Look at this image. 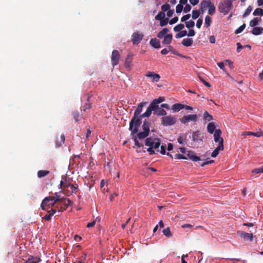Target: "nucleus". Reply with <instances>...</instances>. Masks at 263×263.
<instances>
[{"instance_id": "46", "label": "nucleus", "mask_w": 263, "mask_h": 263, "mask_svg": "<svg viewBox=\"0 0 263 263\" xmlns=\"http://www.w3.org/2000/svg\"><path fill=\"white\" fill-rule=\"evenodd\" d=\"M184 24H179L176 25L174 28V30L175 32H179L180 31H181V30H182L184 28Z\"/></svg>"}, {"instance_id": "54", "label": "nucleus", "mask_w": 263, "mask_h": 263, "mask_svg": "<svg viewBox=\"0 0 263 263\" xmlns=\"http://www.w3.org/2000/svg\"><path fill=\"white\" fill-rule=\"evenodd\" d=\"M252 10V8L251 6H249L246 9L245 13L243 14V17H245L247 16H248V15H249V14L251 13Z\"/></svg>"}, {"instance_id": "58", "label": "nucleus", "mask_w": 263, "mask_h": 263, "mask_svg": "<svg viewBox=\"0 0 263 263\" xmlns=\"http://www.w3.org/2000/svg\"><path fill=\"white\" fill-rule=\"evenodd\" d=\"M72 185V184L68 182V183H66L65 184V185H64V182L63 180H61V182H60V187L62 188V186L64 185V187H71V185Z\"/></svg>"}, {"instance_id": "8", "label": "nucleus", "mask_w": 263, "mask_h": 263, "mask_svg": "<svg viewBox=\"0 0 263 263\" xmlns=\"http://www.w3.org/2000/svg\"><path fill=\"white\" fill-rule=\"evenodd\" d=\"M143 35L139 32H134L132 35V42L134 45H138L142 40Z\"/></svg>"}, {"instance_id": "13", "label": "nucleus", "mask_w": 263, "mask_h": 263, "mask_svg": "<svg viewBox=\"0 0 263 263\" xmlns=\"http://www.w3.org/2000/svg\"><path fill=\"white\" fill-rule=\"evenodd\" d=\"M240 236L245 240H249L250 241L253 240V235L252 233H248L245 232H241L240 234Z\"/></svg>"}, {"instance_id": "22", "label": "nucleus", "mask_w": 263, "mask_h": 263, "mask_svg": "<svg viewBox=\"0 0 263 263\" xmlns=\"http://www.w3.org/2000/svg\"><path fill=\"white\" fill-rule=\"evenodd\" d=\"M184 105L180 103H176L172 107V109L174 112H178L181 109H183Z\"/></svg>"}, {"instance_id": "44", "label": "nucleus", "mask_w": 263, "mask_h": 263, "mask_svg": "<svg viewBox=\"0 0 263 263\" xmlns=\"http://www.w3.org/2000/svg\"><path fill=\"white\" fill-rule=\"evenodd\" d=\"M60 138H61V140L60 141H57L56 142V146L57 147L61 146L62 145V144H63L65 142V136L64 135H62L61 136Z\"/></svg>"}, {"instance_id": "7", "label": "nucleus", "mask_w": 263, "mask_h": 263, "mask_svg": "<svg viewBox=\"0 0 263 263\" xmlns=\"http://www.w3.org/2000/svg\"><path fill=\"white\" fill-rule=\"evenodd\" d=\"M120 58V54L119 51L117 50H114L112 52L111 57V64L113 67L119 64Z\"/></svg>"}, {"instance_id": "24", "label": "nucleus", "mask_w": 263, "mask_h": 263, "mask_svg": "<svg viewBox=\"0 0 263 263\" xmlns=\"http://www.w3.org/2000/svg\"><path fill=\"white\" fill-rule=\"evenodd\" d=\"M263 32V28L260 27H255L252 30V33L254 35H257L260 34Z\"/></svg>"}, {"instance_id": "59", "label": "nucleus", "mask_w": 263, "mask_h": 263, "mask_svg": "<svg viewBox=\"0 0 263 263\" xmlns=\"http://www.w3.org/2000/svg\"><path fill=\"white\" fill-rule=\"evenodd\" d=\"M191 17V14H186L185 15H183L181 18V22H186V21L187 20H189Z\"/></svg>"}, {"instance_id": "1", "label": "nucleus", "mask_w": 263, "mask_h": 263, "mask_svg": "<svg viewBox=\"0 0 263 263\" xmlns=\"http://www.w3.org/2000/svg\"><path fill=\"white\" fill-rule=\"evenodd\" d=\"M233 0H223L220 2L218 5L219 12L226 15L228 14L233 8Z\"/></svg>"}, {"instance_id": "31", "label": "nucleus", "mask_w": 263, "mask_h": 263, "mask_svg": "<svg viewBox=\"0 0 263 263\" xmlns=\"http://www.w3.org/2000/svg\"><path fill=\"white\" fill-rule=\"evenodd\" d=\"M149 134L145 132H142L138 133L136 136L137 138L140 140L143 139L148 136Z\"/></svg>"}, {"instance_id": "32", "label": "nucleus", "mask_w": 263, "mask_h": 263, "mask_svg": "<svg viewBox=\"0 0 263 263\" xmlns=\"http://www.w3.org/2000/svg\"><path fill=\"white\" fill-rule=\"evenodd\" d=\"M168 30L167 28H163L161 31H160L157 34V37L159 39H162L164 37L165 34L168 32Z\"/></svg>"}, {"instance_id": "50", "label": "nucleus", "mask_w": 263, "mask_h": 263, "mask_svg": "<svg viewBox=\"0 0 263 263\" xmlns=\"http://www.w3.org/2000/svg\"><path fill=\"white\" fill-rule=\"evenodd\" d=\"M246 24L244 23L235 31V34L241 33L245 28Z\"/></svg>"}, {"instance_id": "9", "label": "nucleus", "mask_w": 263, "mask_h": 263, "mask_svg": "<svg viewBox=\"0 0 263 263\" xmlns=\"http://www.w3.org/2000/svg\"><path fill=\"white\" fill-rule=\"evenodd\" d=\"M221 131L220 129H216L214 133V139L215 142L218 143V145H223V139L221 137Z\"/></svg>"}, {"instance_id": "18", "label": "nucleus", "mask_w": 263, "mask_h": 263, "mask_svg": "<svg viewBox=\"0 0 263 263\" xmlns=\"http://www.w3.org/2000/svg\"><path fill=\"white\" fill-rule=\"evenodd\" d=\"M200 135V132L198 130L193 132L191 137L192 140L194 141H202L203 137L201 138Z\"/></svg>"}, {"instance_id": "51", "label": "nucleus", "mask_w": 263, "mask_h": 263, "mask_svg": "<svg viewBox=\"0 0 263 263\" xmlns=\"http://www.w3.org/2000/svg\"><path fill=\"white\" fill-rule=\"evenodd\" d=\"M252 173L254 174H258L263 173V165L259 168H256L252 171Z\"/></svg>"}, {"instance_id": "19", "label": "nucleus", "mask_w": 263, "mask_h": 263, "mask_svg": "<svg viewBox=\"0 0 263 263\" xmlns=\"http://www.w3.org/2000/svg\"><path fill=\"white\" fill-rule=\"evenodd\" d=\"M150 44L155 48H160L161 47L160 41L156 38L151 40Z\"/></svg>"}, {"instance_id": "21", "label": "nucleus", "mask_w": 263, "mask_h": 263, "mask_svg": "<svg viewBox=\"0 0 263 263\" xmlns=\"http://www.w3.org/2000/svg\"><path fill=\"white\" fill-rule=\"evenodd\" d=\"M54 195V196H51V197H53L54 202L56 203L59 204L60 202H63V201L65 200V198L61 197V196L58 193H55Z\"/></svg>"}, {"instance_id": "47", "label": "nucleus", "mask_w": 263, "mask_h": 263, "mask_svg": "<svg viewBox=\"0 0 263 263\" xmlns=\"http://www.w3.org/2000/svg\"><path fill=\"white\" fill-rule=\"evenodd\" d=\"M200 10H193L192 11V18L195 20L200 15Z\"/></svg>"}, {"instance_id": "11", "label": "nucleus", "mask_w": 263, "mask_h": 263, "mask_svg": "<svg viewBox=\"0 0 263 263\" xmlns=\"http://www.w3.org/2000/svg\"><path fill=\"white\" fill-rule=\"evenodd\" d=\"M71 201L69 199L65 198V200L63 201V202H60L59 203L64 205L65 208H63L62 206H57V210L59 212H61L65 210L71 203Z\"/></svg>"}, {"instance_id": "10", "label": "nucleus", "mask_w": 263, "mask_h": 263, "mask_svg": "<svg viewBox=\"0 0 263 263\" xmlns=\"http://www.w3.org/2000/svg\"><path fill=\"white\" fill-rule=\"evenodd\" d=\"M145 76L147 78H151L153 82H158L160 79V76L159 74L152 71L147 72L145 74Z\"/></svg>"}, {"instance_id": "4", "label": "nucleus", "mask_w": 263, "mask_h": 263, "mask_svg": "<svg viewBox=\"0 0 263 263\" xmlns=\"http://www.w3.org/2000/svg\"><path fill=\"white\" fill-rule=\"evenodd\" d=\"M55 204L57 203L54 202L53 197L48 196L46 197L43 199L41 203V207L42 210H47V209L46 208V206L48 207V208H50L51 207L53 206Z\"/></svg>"}, {"instance_id": "33", "label": "nucleus", "mask_w": 263, "mask_h": 263, "mask_svg": "<svg viewBox=\"0 0 263 263\" xmlns=\"http://www.w3.org/2000/svg\"><path fill=\"white\" fill-rule=\"evenodd\" d=\"M41 261L40 258H37L36 257H33V256L29 257L26 260L25 263H39V261Z\"/></svg>"}, {"instance_id": "3", "label": "nucleus", "mask_w": 263, "mask_h": 263, "mask_svg": "<svg viewBox=\"0 0 263 263\" xmlns=\"http://www.w3.org/2000/svg\"><path fill=\"white\" fill-rule=\"evenodd\" d=\"M145 145L147 146H151L156 149L161 145L160 140L159 138H147L145 141Z\"/></svg>"}, {"instance_id": "40", "label": "nucleus", "mask_w": 263, "mask_h": 263, "mask_svg": "<svg viewBox=\"0 0 263 263\" xmlns=\"http://www.w3.org/2000/svg\"><path fill=\"white\" fill-rule=\"evenodd\" d=\"M260 20L259 19L258 17L254 18L253 19L251 20V21L250 22V26L251 27H255V26L258 25L259 21Z\"/></svg>"}, {"instance_id": "28", "label": "nucleus", "mask_w": 263, "mask_h": 263, "mask_svg": "<svg viewBox=\"0 0 263 263\" xmlns=\"http://www.w3.org/2000/svg\"><path fill=\"white\" fill-rule=\"evenodd\" d=\"M166 111L161 107H159L154 112V114L156 115L157 116H165L166 115Z\"/></svg>"}, {"instance_id": "16", "label": "nucleus", "mask_w": 263, "mask_h": 263, "mask_svg": "<svg viewBox=\"0 0 263 263\" xmlns=\"http://www.w3.org/2000/svg\"><path fill=\"white\" fill-rule=\"evenodd\" d=\"M133 54L132 52H129L128 54L126 56V58L125 59V66L126 68H130V64L133 60Z\"/></svg>"}, {"instance_id": "45", "label": "nucleus", "mask_w": 263, "mask_h": 263, "mask_svg": "<svg viewBox=\"0 0 263 263\" xmlns=\"http://www.w3.org/2000/svg\"><path fill=\"white\" fill-rule=\"evenodd\" d=\"M165 14L163 12H160L156 16L155 19L156 20L160 21L165 18Z\"/></svg>"}, {"instance_id": "52", "label": "nucleus", "mask_w": 263, "mask_h": 263, "mask_svg": "<svg viewBox=\"0 0 263 263\" xmlns=\"http://www.w3.org/2000/svg\"><path fill=\"white\" fill-rule=\"evenodd\" d=\"M160 25L161 27L165 26L166 25L168 22V18H164L161 20L160 21Z\"/></svg>"}, {"instance_id": "27", "label": "nucleus", "mask_w": 263, "mask_h": 263, "mask_svg": "<svg viewBox=\"0 0 263 263\" xmlns=\"http://www.w3.org/2000/svg\"><path fill=\"white\" fill-rule=\"evenodd\" d=\"M149 128H150V123L148 121L145 120L143 122V124L142 125V129L143 130V132H145L149 134V130H150Z\"/></svg>"}, {"instance_id": "43", "label": "nucleus", "mask_w": 263, "mask_h": 263, "mask_svg": "<svg viewBox=\"0 0 263 263\" xmlns=\"http://www.w3.org/2000/svg\"><path fill=\"white\" fill-rule=\"evenodd\" d=\"M73 117L76 122L79 121L81 118V115L79 111H74L72 114Z\"/></svg>"}, {"instance_id": "63", "label": "nucleus", "mask_w": 263, "mask_h": 263, "mask_svg": "<svg viewBox=\"0 0 263 263\" xmlns=\"http://www.w3.org/2000/svg\"><path fill=\"white\" fill-rule=\"evenodd\" d=\"M178 21V17L177 16H175L169 21V23L170 24L172 25L177 22Z\"/></svg>"}, {"instance_id": "61", "label": "nucleus", "mask_w": 263, "mask_h": 263, "mask_svg": "<svg viewBox=\"0 0 263 263\" xmlns=\"http://www.w3.org/2000/svg\"><path fill=\"white\" fill-rule=\"evenodd\" d=\"M202 22H203V21H202V19L200 18H199L197 22H196V27L198 28H201V26L202 24Z\"/></svg>"}, {"instance_id": "30", "label": "nucleus", "mask_w": 263, "mask_h": 263, "mask_svg": "<svg viewBox=\"0 0 263 263\" xmlns=\"http://www.w3.org/2000/svg\"><path fill=\"white\" fill-rule=\"evenodd\" d=\"M212 3L210 0H203L200 3V6L202 8H205V9L209 7L210 6V4Z\"/></svg>"}, {"instance_id": "36", "label": "nucleus", "mask_w": 263, "mask_h": 263, "mask_svg": "<svg viewBox=\"0 0 263 263\" xmlns=\"http://www.w3.org/2000/svg\"><path fill=\"white\" fill-rule=\"evenodd\" d=\"M212 23V18L209 15H206L204 20V25L206 28L210 26Z\"/></svg>"}, {"instance_id": "62", "label": "nucleus", "mask_w": 263, "mask_h": 263, "mask_svg": "<svg viewBox=\"0 0 263 263\" xmlns=\"http://www.w3.org/2000/svg\"><path fill=\"white\" fill-rule=\"evenodd\" d=\"M191 8L192 7L190 5L186 4L184 8L183 11L184 13H187L191 10Z\"/></svg>"}, {"instance_id": "6", "label": "nucleus", "mask_w": 263, "mask_h": 263, "mask_svg": "<svg viewBox=\"0 0 263 263\" xmlns=\"http://www.w3.org/2000/svg\"><path fill=\"white\" fill-rule=\"evenodd\" d=\"M197 120L198 116L196 114L184 116L180 119L181 123L184 124L189 123L190 121L196 122Z\"/></svg>"}, {"instance_id": "42", "label": "nucleus", "mask_w": 263, "mask_h": 263, "mask_svg": "<svg viewBox=\"0 0 263 263\" xmlns=\"http://www.w3.org/2000/svg\"><path fill=\"white\" fill-rule=\"evenodd\" d=\"M89 99L90 97H88L87 101V102L85 104V105L83 106V110L84 111H86L87 109H89L91 107V104L89 102Z\"/></svg>"}, {"instance_id": "60", "label": "nucleus", "mask_w": 263, "mask_h": 263, "mask_svg": "<svg viewBox=\"0 0 263 263\" xmlns=\"http://www.w3.org/2000/svg\"><path fill=\"white\" fill-rule=\"evenodd\" d=\"M185 139H186L185 136H179L177 139V141L180 144H182L184 142V141L185 140Z\"/></svg>"}, {"instance_id": "57", "label": "nucleus", "mask_w": 263, "mask_h": 263, "mask_svg": "<svg viewBox=\"0 0 263 263\" xmlns=\"http://www.w3.org/2000/svg\"><path fill=\"white\" fill-rule=\"evenodd\" d=\"M183 7L182 5H181V4L177 5L176 7V12L178 13L181 12V11L183 10Z\"/></svg>"}, {"instance_id": "37", "label": "nucleus", "mask_w": 263, "mask_h": 263, "mask_svg": "<svg viewBox=\"0 0 263 263\" xmlns=\"http://www.w3.org/2000/svg\"><path fill=\"white\" fill-rule=\"evenodd\" d=\"M49 174V171L46 170H40L37 172V176L39 178L45 177Z\"/></svg>"}, {"instance_id": "55", "label": "nucleus", "mask_w": 263, "mask_h": 263, "mask_svg": "<svg viewBox=\"0 0 263 263\" xmlns=\"http://www.w3.org/2000/svg\"><path fill=\"white\" fill-rule=\"evenodd\" d=\"M175 157L176 159H187V157H185V156H184L182 154H176L175 155Z\"/></svg>"}, {"instance_id": "26", "label": "nucleus", "mask_w": 263, "mask_h": 263, "mask_svg": "<svg viewBox=\"0 0 263 263\" xmlns=\"http://www.w3.org/2000/svg\"><path fill=\"white\" fill-rule=\"evenodd\" d=\"M173 38L172 34H167L164 37L162 42L164 44H169L171 43Z\"/></svg>"}, {"instance_id": "25", "label": "nucleus", "mask_w": 263, "mask_h": 263, "mask_svg": "<svg viewBox=\"0 0 263 263\" xmlns=\"http://www.w3.org/2000/svg\"><path fill=\"white\" fill-rule=\"evenodd\" d=\"M215 128L216 126L213 122H210L208 124L207 130L210 134H213L216 130Z\"/></svg>"}, {"instance_id": "5", "label": "nucleus", "mask_w": 263, "mask_h": 263, "mask_svg": "<svg viewBox=\"0 0 263 263\" xmlns=\"http://www.w3.org/2000/svg\"><path fill=\"white\" fill-rule=\"evenodd\" d=\"M176 122V118L173 116H167L161 118V124L165 126H172Z\"/></svg>"}, {"instance_id": "38", "label": "nucleus", "mask_w": 263, "mask_h": 263, "mask_svg": "<svg viewBox=\"0 0 263 263\" xmlns=\"http://www.w3.org/2000/svg\"><path fill=\"white\" fill-rule=\"evenodd\" d=\"M150 108L154 111V112L159 107L158 104L153 100L149 105Z\"/></svg>"}, {"instance_id": "14", "label": "nucleus", "mask_w": 263, "mask_h": 263, "mask_svg": "<svg viewBox=\"0 0 263 263\" xmlns=\"http://www.w3.org/2000/svg\"><path fill=\"white\" fill-rule=\"evenodd\" d=\"M146 104V102H142V103H140L137 108H136V109L135 110V112H134V116L133 117H139V115L140 114V113L142 112V108H143V107L144 106V105H145V104Z\"/></svg>"}, {"instance_id": "39", "label": "nucleus", "mask_w": 263, "mask_h": 263, "mask_svg": "<svg viewBox=\"0 0 263 263\" xmlns=\"http://www.w3.org/2000/svg\"><path fill=\"white\" fill-rule=\"evenodd\" d=\"M253 15L254 16H256V15L263 16V9L259 8L255 9L253 13Z\"/></svg>"}, {"instance_id": "49", "label": "nucleus", "mask_w": 263, "mask_h": 263, "mask_svg": "<svg viewBox=\"0 0 263 263\" xmlns=\"http://www.w3.org/2000/svg\"><path fill=\"white\" fill-rule=\"evenodd\" d=\"M185 26L187 28L191 29V28H193L194 27L195 23L193 21H190L185 22Z\"/></svg>"}, {"instance_id": "48", "label": "nucleus", "mask_w": 263, "mask_h": 263, "mask_svg": "<svg viewBox=\"0 0 263 263\" xmlns=\"http://www.w3.org/2000/svg\"><path fill=\"white\" fill-rule=\"evenodd\" d=\"M162 232L164 235H165L166 236H167L168 237H170L172 236L171 232L168 227L166 228V229H164L162 231Z\"/></svg>"}, {"instance_id": "41", "label": "nucleus", "mask_w": 263, "mask_h": 263, "mask_svg": "<svg viewBox=\"0 0 263 263\" xmlns=\"http://www.w3.org/2000/svg\"><path fill=\"white\" fill-rule=\"evenodd\" d=\"M187 35V31L186 30L180 31L179 33L176 34V38L179 39Z\"/></svg>"}, {"instance_id": "17", "label": "nucleus", "mask_w": 263, "mask_h": 263, "mask_svg": "<svg viewBox=\"0 0 263 263\" xmlns=\"http://www.w3.org/2000/svg\"><path fill=\"white\" fill-rule=\"evenodd\" d=\"M57 209L51 208L50 210L47 211L48 214H46L44 217L43 219L46 221H49L51 217L55 214L57 212Z\"/></svg>"}, {"instance_id": "12", "label": "nucleus", "mask_w": 263, "mask_h": 263, "mask_svg": "<svg viewBox=\"0 0 263 263\" xmlns=\"http://www.w3.org/2000/svg\"><path fill=\"white\" fill-rule=\"evenodd\" d=\"M193 154L194 152L193 151H189L184 156H185V157L187 158V159H191L193 161H198L200 160L199 157L194 155Z\"/></svg>"}, {"instance_id": "23", "label": "nucleus", "mask_w": 263, "mask_h": 263, "mask_svg": "<svg viewBox=\"0 0 263 263\" xmlns=\"http://www.w3.org/2000/svg\"><path fill=\"white\" fill-rule=\"evenodd\" d=\"M193 43V40L191 38H185L182 40V44L186 47L191 46Z\"/></svg>"}, {"instance_id": "2", "label": "nucleus", "mask_w": 263, "mask_h": 263, "mask_svg": "<svg viewBox=\"0 0 263 263\" xmlns=\"http://www.w3.org/2000/svg\"><path fill=\"white\" fill-rule=\"evenodd\" d=\"M141 117H133L129 122V129L131 131L132 134L134 136L136 134L138 131L139 127L141 124Z\"/></svg>"}, {"instance_id": "29", "label": "nucleus", "mask_w": 263, "mask_h": 263, "mask_svg": "<svg viewBox=\"0 0 263 263\" xmlns=\"http://www.w3.org/2000/svg\"><path fill=\"white\" fill-rule=\"evenodd\" d=\"M216 12V7L212 3L208 8V14L210 15H214Z\"/></svg>"}, {"instance_id": "35", "label": "nucleus", "mask_w": 263, "mask_h": 263, "mask_svg": "<svg viewBox=\"0 0 263 263\" xmlns=\"http://www.w3.org/2000/svg\"><path fill=\"white\" fill-rule=\"evenodd\" d=\"M203 119L206 121H210L213 119V116L209 114V113L205 111L203 114Z\"/></svg>"}, {"instance_id": "56", "label": "nucleus", "mask_w": 263, "mask_h": 263, "mask_svg": "<svg viewBox=\"0 0 263 263\" xmlns=\"http://www.w3.org/2000/svg\"><path fill=\"white\" fill-rule=\"evenodd\" d=\"M133 138H134L135 146H137L139 147H143V144L142 143H140L139 142L136 136H134V137H133Z\"/></svg>"}, {"instance_id": "34", "label": "nucleus", "mask_w": 263, "mask_h": 263, "mask_svg": "<svg viewBox=\"0 0 263 263\" xmlns=\"http://www.w3.org/2000/svg\"><path fill=\"white\" fill-rule=\"evenodd\" d=\"M152 109L150 108L149 106L146 109V111L143 114L140 115V117L144 118V117H149L152 114Z\"/></svg>"}, {"instance_id": "20", "label": "nucleus", "mask_w": 263, "mask_h": 263, "mask_svg": "<svg viewBox=\"0 0 263 263\" xmlns=\"http://www.w3.org/2000/svg\"><path fill=\"white\" fill-rule=\"evenodd\" d=\"M224 148L223 145H218L212 152L211 156L213 158L217 157L219 154L220 151H222Z\"/></svg>"}, {"instance_id": "15", "label": "nucleus", "mask_w": 263, "mask_h": 263, "mask_svg": "<svg viewBox=\"0 0 263 263\" xmlns=\"http://www.w3.org/2000/svg\"><path fill=\"white\" fill-rule=\"evenodd\" d=\"M242 136H244V137H246L247 135H252L256 137H260L263 136V132L262 131H259L257 132H243L242 135Z\"/></svg>"}, {"instance_id": "64", "label": "nucleus", "mask_w": 263, "mask_h": 263, "mask_svg": "<svg viewBox=\"0 0 263 263\" xmlns=\"http://www.w3.org/2000/svg\"><path fill=\"white\" fill-rule=\"evenodd\" d=\"M195 34V31L192 29H190L189 30L188 33H187V35L189 36H193Z\"/></svg>"}, {"instance_id": "53", "label": "nucleus", "mask_w": 263, "mask_h": 263, "mask_svg": "<svg viewBox=\"0 0 263 263\" xmlns=\"http://www.w3.org/2000/svg\"><path fill=\"white\" fill-rule=\"evenodd\" d=\"M170 9V6L168 4H165L161 6V10L162 12L167 11Z\"/></svg>"}]
</instances>
